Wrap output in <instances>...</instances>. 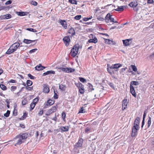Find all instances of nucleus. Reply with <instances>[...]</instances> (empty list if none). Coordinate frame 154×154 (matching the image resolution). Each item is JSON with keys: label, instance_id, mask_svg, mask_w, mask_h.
Instances as JSON below:
<instances>
[{"label": "nucleus", "instance_id": "1", "mask_svg": "<svg viewBox=\"0 0 154 154\" xmlns=\"http://www.w3.org/2000/svg\"><path fill=\"white\" fill-rule=\"evenodd\" d=\"M28 137V134L26 133L20 134L17 135L14 138V141L16 143L15 146L19 145L23 142V140L26 139Z\"/></svg>", "mask_w": 154, "mask_h": 154}, {"label": "nucleus", "instance_id": "2", "mask_svg": "<svg viewBox=\"0 0 154 154\" xmlns=\"http://www.w3.org/2000/svg\"><path fill=\"white\" fill-rule=\"evenodd\" d=\"M79 48V44H76L74 45L70 53V55L73 57H75L78 53Z\"/></svg>", "mask_w": 154, "mask_h": 154}, {"label": "nucleus", "instance_id": "3", "mask_svg": "<svg viewBox=\"0 0 154 154\" xmlns=\"http://www.w3.org/2000/svg\"><path fill=\"white\" fill-rule=\"evenodd\" d=\"M75 84L78 88L79 92L81 94H83L85 92L84 86L79 82Z\"/></svg>", "mask_w": 154, "mask_h": 154}, {"label": "nucleus", "instance_id": "4", "mask_svg": "<svg viewBox=\"0 0 154 154\" xmlns=\"http://www.w3.org/2000/svg\"><path fill=\"white\" fill-rule=\"evenodd\" d=\"M58 108L57 105L56 104L55 106H53L52 107L49 109L47 112L46 115L49 116L51 114L55 112L57 110V108Z\"/></svg>", "mask_w": 154, "mask_h": 154}, {"label": "nucleus", "instance_id": "5", "mask_svg": "<svg viewBox=\"0 0 154 154\" xmlns=\"http://www.w3.org/2000/svg\"><path fill=\"white\" fill-rule=\"evenodd\" d=\"M58 69L61 70L62 71L67 73L72 72H74L75 70V69L71 68L60 67L58 68Z\"/></svg>", "mask_w": 154, "mask_h": 154}, {"label": "nucleus", "instance_id": "6", "mask_svg": "<svg viewBox=\"0 0 154 154\" xmlns=\"http://www.w3.org/2000/svg\"><path fill=\"white\" fill-rule=\"evenodd\" d=\"M54 101L51 99L48 100L45 103L44 108L45 109L48 107V106H50L54 103Z\"/></svg>", "mask_w": 154, "mask_h": 154}, {"label": "nucleus", "instance_id": "7", "mask_svg": "<svg viewBox=\"0 0 154 154\" xmlns=\"http://www.w3.org/2000/svg\"><path fill=\"white\" fill-rule=\"evenodd\" d=\"M63 40L65 45L67 46L69 44L70 39L69 36H65L63 38Z\"/></svg>", "mask_w": 154, "mask_h": 154}, {"label": "nucleus", "instance_id": "8", "mask_svg": "<svg viewBox=\"0 0 154 154\" xmlns=\"http://www.w3.org/2000/svg\"><path fill=\"white\" fill-rule=\"evenodd\" d=\"M43 92L45 93H48L50 91V89L48 85L47 84L43 85Z\"/></svg>", "mask_w": 154, "mask_h": 154}, {"label": "nucleus", "instance_id": "9", "mask_svg": "<svg viewBox=\"0 0 154 154\" xmlns=\"http://www.w3.org/2000/svg\"><path fill=\"white\" fill-rule=\"evenodd\" d=\"M11 46L12 48L14 49V51L17 50V49L18 48V47H19V48H20L21 47L23 46L22 45L20 46L19 43L17 42L14 43Z\"/></svg>", "mask_w": 154, "mask_h": 154}, {"label": "nucleus", "instance_id": "10", "mask_svg": "<svg viewBox=\"0 0 154 154\" xmlns=\"http://www.w3.org/2000/svg\"><path fill=\"white\" fill-rule=\"evenodd\" d=\"M128 102L127 99H124L123 100L122 103V109L123 110L125 109L127 107Z\"/></svg>", "mask_w": 154, "mask_h": 154}, {"label": "nucleus", "instance_id": "11", "mask_svg": "<svg viewBox=\"0 0 154 154\" xmlns=\"http://www.w3.org/2000/svg\"><path fill=\"white\" fill-rule=\"evenodd\" d=\"M59 23L65 29H66L67 28V23L65 20L60 19L59 20Z\"/></svg>", "mask_w": 154, "mask_h": 154}, {"label": "nucleus", "instance_id": "12", "mask_svg": "<svg viewBox=\"0 0 154 154\" xmlns=\"http://www.w3.org/2000/svg\"><path fill=\"white\" fill-rule=\"evenodd\" d=\"M122 66V65L119 63H116L114 64H112V66L109 67L110 69H118Z\"/></svg>", "mask_w": 154, "mask_h": 154}, {"label": "nucleus", "instance_id": "13", "mask_svg": "<svg viewBox=\"0 0 154 154\" xmlns=\"http://www.w3.org/2000/svg\"><path fill=\"white\" fill-rule=\"evenodd\" d=\"M83 142V140L82 138L79 139L78 142L76 143L75 146L76 148H77L79 147L82 146Z\"/></svg>", "mask_w": 154, "mask_h": 154}, {"label": "nucleus", "instance_id": "14", "mask_svg": "<svg viewBox=\"0 0 154 154\" xmlns=\"http://www.w3.org/2000/svg\"><path fill=\"white\" fill-rule=\"evenodd\" d=\"M130 91L132 95L135 97H136V93L134 90V88L133 85L130 86Z\"/></svg>", "mask_w": 154, "mask_h": 154}, {"label": "nucleus", "instance_id": "15", "mask_svg": "<svg viewBox=\"0 0 154 154\" xmlns=\"http://www.w3.org/2000/svg\"><path fill=\"white\" fill-rule=\"evenodd\" d=\"M138 130V129L132 128L131 136L132 137H135L137 135V131Z\"/></svg>", "mask_w": 154, "mask_h": 154}, {"label": "nucleus", "instance_id": "16", "mask_svg": "<svg viewBox=\"0 0 154 154\" xmlns=\"http://www.w3.org/2000/svg\"><path fill=\"white\" fill-rule=\"evenodd\" d=\"M69 127L67 126H61L60 127V130L62 131L66 132L68 131Z\"/></svg>", "mask_w": 154, "mask_h": 154}, {"label": "nucleus", "instance_id": "17", "mask_svg": "<svg viewBox=\"0 0 154 154\" xmlns=\"http://www.w3.org/2000/svg\"><path fill=\"white\" fill-rule=\"evenodd\" d=\"M45 68V67L42 66L40 64H39V65H37L35 67V69L38 71L42 70Z\"/></svg>", "mask_w": 154, "mask_h": 154}, {"label": "nucleus", "instance_id": "18", "mask_svg": "<svg viewBox=\"0 0 154 154\" xmlns=\"http://www.w3.org/2000/svg\"><path fill=\"white\" fill-rule=\"evenodd\" d=\"M112 15H111L110 14L108 13L106 15L105 17V20L106 22L107 23H109V20L110 19V18H111V17H112Z\"/></svg>", "mask_w": 154, "mask_h": 154}, {"label": "nucleus", "instance_id": "19", "mask_svg": "<svg viewBox=\"0 0 154 154\" xmlns=\"http://www.w3.org/2000/svg\"><path fill=\"white\" fill-rule=\"evenodd\" d=\"M138 5V3L137 2H131L129 4V5L133 8L136 7Z\"/></svg>", "mask_w": 154, "mask_h": 154}, {"label": "nucleus", "instance_id": "20", "mask_svg": "<svg viewBox=\"0 0 154 154\" xmlns=\"http://www.w3.org/2000/svg\"><path fill=\"white\" fill-rule=\"evenodd\" d=\"M131 39H127L123 40V42L124 45L125 46H128L129 45V42Z\"/></svg>", "mask_w": 154, "mask_h": 154}, {"label": "nucleus", "instance_id": "21", "mask_svg": "<svg viewBox=\"0 0 154 154\" xmlns=\"http://www.w3.org/2000/svg\"><path fill=\"white\" fill-rule=\"evenodd\" d=\"M14 52V50L11 46L6 52V54H10Z\"/></svg>", "mask_w": 154, "mask_h": 154}, {"label": "nucleus", "instance_id": "22", "mask_svg": "<svg viewBox=\"0 0 154 154\" xmlns=\"http://www.w3.org/2000/svg\"><path fill=\"white\" fill-rule=\"evenodd\" d=\"M89 43H96L97 42V39L96 37H94L92 39H91L88 40Z\"/></svg>", "mask_w": 154, "mask_h": 154}, {"label": "nucleus", "instance_id": "23", "mask_svg": "<svg viewBox=\"0 0 154 154\" xmlns=\"http://www.w3.org/2000/svg\"><path fill=\"white\" fill-rule=\"evenodd\" d=\"M125 7V6H118V8L115 9V10L117 11H122L124 10V8Z\"/></svg>", "mask_w": 154, "mask_h": 154}, {"label": "nucleus", "instance_id": "24", "mask_svg": "<svg viewBox=\"0 0 154 154\" xmlns=\"http://www.w3.org/2000/svg\"><path fill=\"white\" fill-rule=\"evenodd\" d=\"M68 32L71 34V35L73 36L75 34V30L73 28H71L69 30Z\"/></svg>", "mask_w": 154, "mask_h": 154}, {"label": "nucleus", "instance_id": "25", "mask_svg": "<svg viewBox=\"0 0 154 154\" xmlns=\"http://www.w3.org/2000/svg\"><path fill=\"white\" fill-rule=\"evenodd\" d=\"M35 40H32L27 39H24L23 40V42L24 43H25L26 44H30L31 43H32V42H34L35 41Z\"/></svg>", "mask_w": 154, "mask_h": 154}, {"label": "nucleus", "instance_id": "26", "mask_svg": "<svg viewBox=\"0 0 154 154\" xmlns=\"http://www.w3.org/2000/svg\"><path fill=\"white\" fill-rule=\"evenodd\" d=\"M55 73V72L54 71L51 70V71H48L45 72H44L43 73V75H47L49 74H54Z\"/></svg>", "mask_w": 154, "mask_h": 154}, {"label": "nucleus", "instance_id": "27", "mask_svg": "<svg viewBox=\"0 0 154 154\" xmlns=\"http://www.w3.org/2000/svg\"><path fill=\"white\" fill-rule=\"evenodd\" d=\"M139 84V83L137 81H132L130 83V86L132 85H138Z\"/></svg>", "mask_w": 154, "mask_h": 154}, {"label": "nucleus", "instance_id": "28", "mask_svg": "<svg viewBox=\"0 0 154 154\" xmlns=\"http://www.w3.org/2000/svg\"><path fill=\"white\" fill-rule=\"evenodd\" d=\"M59 88L62 91H64L65 90L66 86V85L61 84L59 85Z\"/></svg>", "mask_w": 154, "mask_h": 154}, {"label": "nucleus", "instance_id": "29", "mask_svg": "<svg viewBox=\"0 0 154 154\" xmlns=\"http://www.w3.org/2000/svg\"><path fill=\"white\" fill-rule=\"evenodd\" d=\"M146 116V114L145 112L144 113L143 116V121L142 122V125H141V128H143V126L144 125V120H145V116Z\"/></svg>", "mask_w": 154, "mask_h": 154}, {"label": "nucleus", "instance_id": "30", "mask_svg": "<svg viewBox=\"0 0 154 154\" xmlns=\"http://www.w3.org/2000/svg\"><path fill=\"white\" fill-rule=\"evenodd\" d=\"M151 118L149 116V118H148V122H147V128H149L150 125H151Z\"/></svg>", "mask_w": 154, "mask_h": 154}, {"label": "nucleus", "instance_id": "31", "mask_svg": "<svg viewBox=\"0 0 154 154\" xmlns=\"http://www.w3.org/2000/svg\"><path fill=\"white\" fill-rule=\"evenodd\" d=\"M140 119L139 117H137L135 120L134 124H138L139 125Z\"/></svg>", "mask_w": 154, "mask_h": 154}, {"label": "nucleus", "instance_id": "32", "mask_svg": "<svg viewBox=\"0 0 154 154\" xmlns=\"http://www.w3.org/2000/svg\"><path fill=\"white\" fill-rule=\"evenodd\" d=\"M32 84V82L30 80H27L26 81L27 86H31Z\"/></svg>", "mask_w": 154, "mask_h": 154}, {"label": "nucleus", "instance_id": "33", "mask_svg": "<svg viewBox=\"0 0 154 154\" xmlns=\"http://www.w3.org/2000/svg\"><path fill=\"white\" fill-rule=\"evenodd\" d=\"M69 2L72 4H77V2L76 0H69Z\"/></svg>", "mask_w": 154, "mask_h": 154}, {"label": "nucleus", "instance_id": "34", "mask_svg": "<svg viewBox=\"0 0 154 154\" xmlns=\"http://www.w3.org/2000/svg\"><path fill=\"white\" fill-rule=\"evenodd\" d=\"M35 105V103H33L32 102L31 103L30 106L31 110H32L34 108Z\"/></svg>", "mask_w": 154, "mask_h": 154}, {"label": "nucleus", "instance_id": "35", "mask_svg": "<svg viewBox=\"0 0 154 154\" xmlns=\"http://www.w3.org/2000/svg\"><path fill=\"white\" fill-rule=\"evenodd\" d=\"M26 29L27 30L29 31L33 32H37V31L35 29H34L32 28H27Z\"/></svg>", "mask_w": 154, "mask_h": 154}, {"label": "nucleus", "instance_id": "36", "mask_svg": "<svg viewBox=\"0 0 154 154\" xmlns=\"http://www.w3.org/2000/svg\"><path fill=\"white\" fill-rule=\"evenodd\" d=\"M0 87L2 88V89L3 90H6V87L4 85L1 84L0 85Z\"/></svg>", "mask_w": 154, "mask_h": 154}, {"label": "nucleus", "instance_id": "37", "mask_svg": "<svg viewBox=\"0 0 154 154\" xmlns=\"http://www.w3.org/2000/svg\"><path fill=\"white\" fill-rule=\"evenodd\" d=\"M10 113V111L9 110H8L7 112L4 114V116L6 117H8L9 116V114Z\"/></svg>", "mask_w": 154, "mask_h": 154}, {"label": "nucleus", "instance_id": "38", "mask_svg": "<svg viewBox=\"0 0 154 154\" xmlns=\"http://www.w3.org/2000/svg\"><path fill=\"white\" fill-rule=\"evenodd\" d=\"M79 79L81 82L83 83H85L86 82V80L85 79L82 77H79Z\"/></svg>", "mask_w": 154, "mask_h": 154}, {"label": "nucleus", "instance_id": "39", "mask_svg": "<svg viewBox=\"0 0 154 154\" xmlns=\"http://www.w3.org/2000/svg\"><path fill=\"white\" fill-rule=\"evenodd\" d=\"M89 87V91H92L94 90V88H93L92 85L90 83H88Z\"/></svg>", "mask_w": 154, "mask_h": 154}, {"label": "nucleus", "instance_id": "40", "mask_svg": "<svg viewBox=\"0 0 154 154\" xmlns=\"http://www.w3.org/2000/svg\"><path fill=\"white\" fill-rule=\"evenodd\" d=\"M26 15V12H19L18 13V15L20 16H23Z\"/></svg>", "mask_w": 154, "mask_h": 154}, {"label": "nucleus", "instance_id": "41", "mask_svg": "<svg viewBox=\"0 0 154 154\" xmlns=\"http://www.w3.org/2000/svg\"><path fill=\"white\" fill-rule=\"evenodd\" d=\"M139 125L138 124H134V126H133L132 128H136L139 129L140 128Z\"/></svg>", "mask_w": 154, "mask_h": 154}, {"label": "nucleus", "instance_id": "42", "mask_svg": "<svg viewBox=\"0 0 154 154\" xmlns=\"http://www.w3.org/2000/svg\"><path fill=\"white\" fill-rule=\"evenodd\" d=\"M26 88V90H27L29 91H31L33 89V87H29L28 86H26L24 88Z\"/></svg>", "mask_w": 154, "mask_h": 154}, {"label": "nucleus", "instance_id": "43", "mask_svg": "<svg viewBox=\"0 0 154 154\" xmlns=\"http://www.w3.org/2000/svg\"><path fill=\"white\" fill-rule=\"evenodd\" d=\"M92 18V16L90 17L89 18L88 17H85L83 19V20L85 21H88L89 20L91 19Z\"/></svg>", "mask_w": 154, "mask_h": 154}, {"label": "nucleus", "instance_id": "44", "mask_svg": "<svg viewBox=\"0 0 154 154\" xmlns=\"http://www.w3.org/2000/svg\"><path fill=\"white\" fill-rule=\"evenodd\" d=\"M30 3L34 6H36L37 5V3L34 1H32Z\"/></svg>", "mask_w": 154, "mask_h": 154}, {"label": "nucleus", "instance_id": "45", "mask_svg": "<svg viewBox=\"0 0 154 154\" xmlns=\"http://www.w3.org/2000/svg\"><path fill=\"white\" fill-rule=\"evenodd\" d=\"M38 98H36L33 100L32 103H35L36 104L38 102Z\"/></svg>", "mask_w": 154, "mask_h": 154}, {"label": "nucleus", "instance_id": "46", "mask_svg": "<svg viewBox=\"0 0 154 154\" xmlns=\"http://www.w3.org/2000/svg\"><path fill=\"white\" fill-rule=\"evenodd\" d=\"M28 76L31 79H35V77L32 75L30 74H29L28 75Z\"/></svg>", "mask_w": 154, "mask_h": 154}, {"label": "nucleus", "instance_id": "47", "mask_svg": "<svg viewBox=\"0 0 154 154\" xmlns=\"http://www.w3.org/2000/svg\"><path fill=\"white\" fill-rule=\"evenodd\" d=\"M131 66L132 67V69L133 71L134 72L137 71V68L135 66L132 65Z\"/></svg>", "mask_w": 154, "mask_h": 154}, {"label": "nucleus", "instance_id": "48", "mask_svg": "<svg viewBox=\"0 0 154 154\" xmlns=\"http://www.w3.org/2000/svg\"><path fill=\"white\" fill-rule=\"evenodd\" d=\"M37 50V49L36 48L33 49H32V50H30L29 51V53L30 54H32V53H33L35 52Z\"/></svg>", "mask_w": 154, "mask_h": 154}, {"label": "nucleus", "instance_id": "49", "mask_svg": "<svg viewBox=\"0 0 154 154\" xmlns=\"http://www.w3.org/2000/svg\"><path fill=\"white\" fill-rule=\"evenodd\" d=\"M81 17V15H78L75 16L74 18L76 20H80Z\"/></svg>", "mask_w": 154, "mask_h": 154}, {"label": "nucleus", "instance_id": "50", "mask_svg": "<svg viewBox=\"0 0 154 154\" xmlns=\"http://www.w3.org/2000/svg\"><path fill=\"white\" fill-rule=\"evenodd\" d=\"M61 115H62V118L64 120L66 118V114L64 112H62Z\"/></svg>", "mask_w": 154, "mask_h": 154}, {"label": "nucleus", "instance_id": "51", "mask_svg": "<svg viewBox=\"0 0 154 154\" xmlns=\"http://www.w3.org/2000/svg\"><path fill=\"white\" fill-rule=\"evenodd\" d=\"M113 42V41L110 40L109 39H107L106 41V42L107 44H112Z\"/></svg>", "mask_w": 154, "mask_h": 154}, {"label": "nucleus", "instance_id": "52", "mask_svg": "<svg viewBox=\"0 0 154 154\" xmlns=\"http://www.w3.org/2000/svg\"><path fill=\"white\" fill-rule=\"evenodd\" d=\"M17 87L16 86H12L11 87V90L12 91H14L17 89Z\"/></svg>", "mask_w": 154, "mask_h": 154}, {"label": "nucleus", "instance_id": "53", "mask_svg": "<svg viewBox=\"0 0 154 154\" xmlns=\"http://www.w3.org/2000/svg\"><path fill=\"white\" fill-rule=\"evenodd\" d=\"M27 114L26 113H24L23 115L22 116L21 118V119L22 120L24 119L26 117Z\"/></svg>", "mask_w": 154, "mask_h": 154}, {"label": "nucleus", "instance_id": "54", "mask_svg": "<svg viewBox=\"0 0 154 154\" xmlns=\"http://www.w3.org/2000/svg\"><path fill=\"white\" fill-rule=\"evenodd\" d=\"M85 112V109L82 108L79 112V113H84Z\"/></svg>", "mask_w": 154, "mask_h": 154}, {"label": "nucleus", "instance_id": "55", "mask_svg": "<svg viewBox=\"0 0 154 154\" xmlns=\"http://www.w3.org/2000/svg\"><path fill=\"white\" fill-rule=\"evenodd\" d=\"M110 22H113L114 23H117V21H115L114 18L112 16L110 18Z\"/></svg>", "mask_w": 154, "mask_h": 154}, {"label": "nucleus", "instance_id": "56", "mask_svg": "<svg viewBox=\"0 0 154 154\" xmlns=\"http://www.w3.org/2000/svg\"><path fill=\"white\" fill-rule=\"evenodd\" d=\"M6 16V19H8L11 18V16L10 14H7L5 15Z\"/></svg>", "mask_w": 154, "mask_h": 154}, {"label": "nucleus", "instance_id": "57", "mask_svg": "<svg viewBox=\"0 0 154 154\" xmlns=\"http://www.w3.org/2000/svg\"><path fill=\"white\" fill-rule=\"evenodd\" d=\"M110 86V87H111L112 88H113V89H114L115 87L114 86V84L112 83H109L108 84Z\"/></svg>", "mask_w": 154, "mask_h": 154}, {"label": "nucleus", "instance_id": "58", "mask_svg": "<svg viewBox=\"0 0 154 154\" xmlns=\"http://www.w3.org/2000/svg\"><path fill=\"white\" fill-rule=\"evenodd\" d=\"M97 19L100 21H103L104 19V18L100 16L97 17Z\"/></svg>", "mask_w": 154, "mask_h": 154}, {"label": "nucleus", "instance_id": "59", "mask_svg": "<svg viewBox=\"0 0 154 154\" xmlns=\"http://www.w3.org/2000/svg\"><path fill=\"white\" fill-rule=\"evenodd\" d=\"M54 98L55 99H57L58 98V96L57 94L56 93L55 91H54Z\"/></svg>", "mask_w": 154, "mask_h": 154}, {"label": "nucleus", "instance_id": "60", "mask_svg": "<svg viewBox=\"0 0 154 154\" xmlns=\"http://www.w3.org/2000/svg\"><path fill=\"white\" fill-rule=\"evenodd\" d=\"M12 2L11 0H8L5 2V5H8L12 3Z\"/></svg>", "mask_w": 154, "mask_h": 154}, {"label": "nucleus", "instance_id": "61", "mask_svg": "<svg viewBox=\"0 0 154 154\" xmlns=\"http://www.w3.org/2000/svg\"><path fill=\"white\" fill-rule=\"evenodd\" d=\"M0 18L1 20L6 19L5 15H3L0 16Z\"/></svg>", "mask_w": 154, "mask_h": 154}, {"label": "nucleus", "instance_id": "62", "mask_svg": "<svg viewBox=\"0 0 154 154\" xmlns=\"http://www.w3.org/2000/svg\"><path fill=\"white\" fill-rule=\"evenodd\" d=\"M43 110H41L38 113V115L39 116H41L43 114Z\"/></svg>", "mask_w": 154, "mask_h": 154}, {"label": "nucleus", "instance_id": "63", "mask_svg": "<svg viewBox=\"0 0 154 154\" xmlns=\"http://www.w3.org/2000/svg\"><path fill=\"white\" fill-rule=\"evenodd\" d=\"M90 130V128L88 127L86 128V129L85 130V132L86 133H87L88 132V131H89Z\"/></svg>", "mask_w": 154, "mask_h": 154}, {"label": "nucleus", "instance_id": "64", "mask_svg": "<svg viewBox=\"0 0 154 154\" xmlns=\"http://www.w3.org/2000/svg\"><path fill=\"white\" fill-rule=\"evenodd\" d=\"M9 82L10 83H15L16 81L14 79H11Z\"/></svg>", "mask_w": 154, "mask_h": 154}]
</instances>
